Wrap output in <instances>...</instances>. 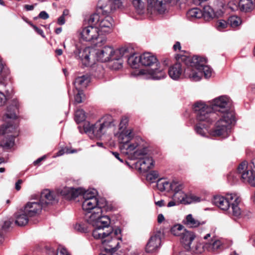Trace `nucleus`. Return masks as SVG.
<instances>
[{
  "instance_id": "nucleus-1",
  "label": "nucleus",
  "mask_w": 255,
  "mask_h": 255,
  "mask_svg": "<svg viewBox=\"0 0 255 255\" xmlns=\"http://www.w3.org/2000/svg\"><path fill=\"white\" fill-rule=\"evenodd\" d=\"M231 106L230 99L226 96H222L213 100L211 107L198 102L195 103L193 109L198 121L208 123H212L217 119V114L213 111H218L220 118L211 130L210 134L214 136L225 138L229 135L231 125L235 122V113Z\"/></svg>"
},
{
  "instance_id": "nucleus-2",
  "label": "nucleus",
  "mask_w": 255,
  "mask_h": 255,
  "mask_svg": "<svg viewBox=\"0 0 255 255\" xmlns=\"http://www.w3.org/2000/svg\"><path fill=\"white\" fill-rule=\"evenodd\" d=\"M102 210H96L85 214V220L92 225L95 229L93 236L96 239L101 240V243L106 246V250H112L119 244L121 240V230L119 228L114 230L110 226L111 220L108 216H102Z\"/></svg>"
},
{
  "instance_id": "nucleus-3",
  "label": "nucleus",
  "mask_w": 255,
  "mask_h": 255,
  "mask_svg": "<svg viewBox=\"0 0 255 255\" xmlns=\"http://www.w3.org/2000/svg\"><path fill=\"white\" fill-rule=\"evenodd\" d=\"M18 112V103L16 99H13L7 107L6 113L3 117L6 124L0 128V135H6L0 141V146L3 150L10 149L14 144V138L18 135L17 124L10 120L15 119Z\"/></svg>"
},
{
  "instance_id": "nucleus-4",
  "label": "nucleus",
  "mask_w": 255,
  "mask_h": 255,
  "mask_svg": "<svg viewBox=\"0 0 255 255\" xmlns=\"http://www.w3.org/2000/svg\"><path fill=\"white\" fill-rule=\"evenodd\" d=\"M186 64L184 68V75L185 77L190 79L192 81H198L203 73L206 78H210L212 75V69L205 65L207 60L205 58L195 55L192 58H184Z\"/></svg>"
},
{
  "instance_id": "nucleus-5",
  "label": "nucleus",
  "mask_w": 255,
  "mask_h": 255,
  "mask_svg": "<svg viewBox=\"0 0 255 255\" xmlns=\"http://www.w3.org/2000/svg\"><path fill=\"white\" fill-rule=\"evenodd\" d=\"M140 63L141 65L150 67L155 65L156 68L149 70L142 69L139 71L141 75H148V78L154 80H159L166 76V73L158 66L159 63L156 57L149 52H145L140 55Z\"/></svg>"
},
{
  "instance_id": "nucleus-6",
  "label": "nucleus",
  "mask_w": 255,
  "mask_h": 255,
  "mask_svg": "<svg viewBox=\"0 0 255 255\" xmlns=\"http://www.w3.org/2000/svg\"><path fill=\"white\" fill-rule=\"evenodd\" d=\"M241 200L236 194H228L226 197L214 196L213 203L222 210L228 211L229 213L239 217L241 215V210L238 206Z\"/></svg>"
},
{
  "instance_id": "nucleus-7",
  "label": "nucleus",
  "mask_w": 255,
  "mask_h": 255,
  "mask_svg": "<svg viewBox=\"0 0 255 255\" xmlns=\"http://www.w3.org/2000/svg\"><path fill=\"white\" fill-rule=\"evenodd\" d=\"M80 38L86 41L94 42L99 46L104 44L107 41V37L103 34H101L98 27L95 24H89L83 26L79 30Z\"/></svg>"
},
{
  "instance_id": "nucleus-8",
  "label": "nucleus",
  "mask_w": 255,
  "mask_h": 255,
  "mask_svg": "<svg viewBox=\"0 0 255 255\" xmlns=\"http://www.w3.org/2000/svg\"><path fill=\"white\" fill-rule=\"evenodd\" d=\"M89 24H95L101 34H106L111 33L113 29L114 20L109 16H100L97 13L91 15L88 18Z\"/></svg>"
},
{
  "instance_id": "nucleus-9",
  "label": "nucleus",
  "mask_w": 255,
  "mask_h": 255,
  "mask_svg": "<svg viewBox=\"0 0 255 255\" xmlns=\"http://www.w3.org/2000/svg\"><path fill=\"white\" fill-rule=\"evenodd\" d=\"M238 172L243 182L255 187V159L249 164L246 161L242 162L238 166Z\"/></svg>"
},
{
  "instance_id": "nucleus-10",
  "label": "nucleus",
  "mask_w": 255,
  "mask_h": 255,
  "mask_svg": "<svg viewBox=\"0 0 255 255\" xmlns=\"http://www.w3.org/2000/svg\"><path fill=\"white\" fill-rule=\"evenodd\" d=\"M113 126L114 125L112 117L110 116H106L94 125L92 134L97 138H100Z\"/></svg>"
},
{
  "instance_id": "nucleus-11",
  "label": "nucleus",
  "mask_w": 255,
  "mask_h": 255,
  "mask_svg": "<svg viewBox=\"0 0 255 255\" xmlns=\"http://www.w3.org/2000/svg\"><path fill=\"white\" fill-rule=\"evenodd\" d=\"M98 61L106 62L110 60H118L119 57L115 56V50L111 46H105L95 52Z\"/></svg>"
},
{
  "instance_id": "nucleus-12",
  "label": "nucleus",
  "mask_w": 255,
  "mask_h": 255,
  "mask_svg": "<svg viewBox=\"0 0 255 255\" xmlns=\"http://www.w3.org/2000/svg\"><path fill=\"white\" fill-rule=\"evenodd\" d=\"M122 3L121 0H100L98 2V7L103 15H107L116 8H121Z\"/></svg>"
},
{
  "instance_id": "nucleus-13",
  "label": "nucleus",
  "mask_w": 255,
  "mask_h": 255,
  "mask_svg": "<svg viewBox=\"0 0 255 255\" xmlns=\"http://www.w3.org/2000/svg\"><path fill=\"white\" fill-rule=\"evenodd\" d=\"M172 0H147L148 3L147 10L152 13L157 12L159 14L163 13L166 9L167 5Z\"/></svg>"
},
{
  "instance_id": "nucleus-14",
  "label": "nucleus",
  "mask_w": 255,
  "mask_h": 255,
  "mask_svg": "<svg viewBox=\"0 0 255 255\" xmlns=\"http://www.w3.org/2000/svg\"><path fill=\"white\" fill-rule=\"evenodd\" d=\"M94 50L90 47H86L83 49H81L76 47V49L74 51L75 57L77 58L81 59L83 64L86 66H90L93 63L91 60V53H94Z\"/></svg>"
},
{
  "instance_id": "nucleus-15",
  "label": "nucleus",
  "mask_w": 255,
  "mask_h": 255,
  "mask_svg": "<svg viewBox=\"0 0 255 255\" xmlns=\"http://www.w3.org/2000/svg\"><path fill=\"white\" fill-rule=\"evenodd\" d=\"M160 231L157 232L151 236L145 247V251L147 253H153L156 252L161 245Z\"/></svg>"
},
{
  "instance_id": "nucleus-16",
  "label": "nucleus",
  "mask_w": 255,
  "mask_h": 255,
  "mask_svg": "<svg viewBox=\"0 0 255 255\" xmlns=\"http://www.w3.org/2000/svg\"><path fill=\"white\" fill-rule=\"evenodd\" d=\"M42 208L39 202H29L25 206L24 211L29 217H33L38 214Z\"/></svg>"
},
{
  "instance_id": "nucleus-17",
  "label": "nucleus",
  "mask_w": 255,
  "mask_h": 255,
  "mask_svg": "<svg viewBox=\"0 0 255 255\" xmlns=\"http://www.w3.org/2000/svg\"><path fill=\"white\" fill-rule=\"evenodd\" d=\"M56 201L55 195L49 190L45 189L41 192L39 202L42 205L43 208L48 204H52Z\"/></svg>"
},
{
  "instance_id": "nucleus-18",
  "label": "nucleus",
  "mask_w": 255,
  "mask_h": 255,
  "mask_svg": "<svg viewBox=\"0 0 255 255\" xmlns=\"http://www.w3.org/2000/svg\"><path fill=\"white\" fill-rule=\"evenodd\" d=\"M132 129H124L120 132L117 134L119 142L122 144V145H124L129 141L133 137L132 133Z\"/></svg>"
},
{
  "instance_id": "nucleus-19",
  "label": "nucleus",
  "mask_w": 255,
  "mask_h": 255,
  "mask_svg": "<svg viewBox=\"0 0 255 255\" xmlns=\"http://www.w3.org/2000/svg\"><path fill=\"white\" fill-rule=\"evenodd\" d=\"M195 237L193 232L187 231L186 229L184 230L181 235V242L186 250L191 249V244Z\"/></svg>"
},
{
  "instance_id": "nucleus-20",
  "label": "nucleus",
  "mask_w": 255,
  "mask_h": 255,
  "mask_svg": "<svg viewBox=\"0 0 255 255\" xmlns=\"http://www.w3.org/2000/svg\"><path fill=\"white\" fill-rule=\"evenodd\" d=\"M9 74L8 70L4 67L2 60L0 57V75H1V77L0 78V87L5 88L8 85L7 82L10 79Z\"/></svg>"
},
{
  "instance_id": "nucleus-21",
  "label": "nucleus",
  "mask_w": 255,
  "mask_h": 255,
  "mask_svg": "<svg viewBox=\"0 0 255 255\" xmlns=\"http://www.w3.org/2000/svg\"><path fill=\"white\" fill-rule=\"evenodd\" d=\"M183 72L182 66L181 63L177 62L168 70V74L171 78L173 80L179 79Z\"/></svg>"
},
{
  "instance_id": "nucleus-22",
  "label": "nucleus",
  "mask_w": 255,
  "mask_h": 255,
  "mask_svg": "<svg viewBox=\"0 0 255 255\" xmlns=\"http://www.w3.org/2000/svg\"><path fill=\"white\" fill-rule=\"evenodd\" d=\"M84 190L82 188L66 187L62 190V193L63 195L67 196L68 198L74 199L81 194L83 195Z\"/></svg>"
},
{
  "instance_id": "nucleus-23",
  "label": "nucleus",
  "mask_w": 255,
  "mask_h": 255,
  "mask_svg": "<svg viewBox=\"0 0 255 255\" xmlns=\"http://www.w3.org/2000/svg\"><path fill=\"white\" fill-rule=\"evenodd\" d=\"M140 165L139 169L143 172H147L154 166L153 160L149 155L143 157L138 161Z\"/></svg>"
},
{
  "instance_id": "nucleus-24",
  "label": "nucleus",
  "mask_w": 255,
  "mask_h": 255,
  "mask_svg": "<svg viewBox=\"0 0 255 255\" xmlns=\"http://www.w3.org/2000/svg\"><path fill=\"white\" fill-rule=\"evenodd\" d=\"M97 206V198L84 200L82 203L83 210L87 212V213L91 212L93 211L96 210Z\"/></svg>"
},
{
  "instance_id": "nucleus-25",
  "label": "nucleus",
  "mask_w": 255,
  "mask_h": 255,
  "mask_svg": "<svg viewBox=\"0 0 255 255\" xmlns=\"http://www.w3.org/2000/svg\"><path fill=\"white\" fill-rule=\"evenodd\" d=\"M90 81V77L88 75H83L76 78L74 84L77 90L86 88Z\"/></svg>"
},
{
  "instance_id": "nucleus-26",
  "label": "nucleus",
  "mask_w": 255,
  "mask_h": 255,
  "mask_svg": "<svg viewBox=\"0 0 255 255\" xmlns=\"http://www.w3.org/2000/svg\"><path fill=\"white\" fill-rule=\"evenodd\" d=\"M175 183L169 182L164 179H159L157 182V187L161 191H167L168 192L171 191L172 187H174Z\"/></svg>"
},
{
  "instance_id": "nucleus-27",
  "label": "nucleus",
  "mask_w": 255,
  "mask_h": 255,
  "mask_svg": "<svg viewBox=\"0 0 255 255\" xmlns=\"http://www.w3.org/2000/svg\"><path fill=\"white\" fill-rule=\"evenodd\" d=\"M205 224V221H201L194 218L191 214H189L186 216V221H185V224L191 228H197Z\"/></svg>"
},
{
  "instance_id": "nucleus-28",
  "label": "nucleus",
  "mask_w": 255,
  "mask_h": 255,
  "mask_svg": "<svg viewBox=\"0 0 255 255\" xmlns=\"http://www.w3.org/2000/svg\"><path fill=\"white\" fill-rule=\"evenodd\" d=\"M28 217L24 211L17 213L15 214V223L19 226H25L28 222Z\"/></svg>"
},
{
  "instance_id": "nucleus-29",
  "label": "nucleus",
  "mask_w": 255,
  "mask_h": 255,
  "mask_svg": "<svg viewBox=\"0 0 255 255\" xmlns=\"http://www.w3.org/2000/svg\"><path fill=\"white\" fill-rule=\"evenodd\" d=\"M187 17L190 20H193L202 17V11L198 8H193L189 10L186 13Z\"/></svg>"
},
{
  "instance_id": "nucleus-30",
  "label": "nucleus",
  "mask_w": 255,
  "mask_h": 255,
  "mask_svg": "<svg viewBox=\"0 0 255 255\" xmlns=\"http://www.w3.org/2000/svg\"><path fill=\"white\" fill-rule=\"evenodd\" d=\"M182 193V198L180 199V203L184 204H190L192 202H198L200 201V199L194 195H187L184 193Z\"/></svg>"
},
{
  "instance_id": "nucleus-31",
  "label": "nucleus",
  "mask_w": 255,
  "mask_h": 255,
  "mask_svg": "<svg viewBox=\"0 0 255 255\" xmlns=\"http://www.w3.org/2000/svg\"><path fill=\"white\" fill-rule=\"evenodd\" d=\"M172 183H174L175 185H174V187H172L171 190L174 191V194L173 195V197L175 199H177L178 200L179 202H180V199L182 198V193H184L182 192V185L177 182L172 181Z\"/></svg>"
},
{
  "instance_id": "nucleus-32",
  "label": "nucleus",
  "mask_w": 255,
  "mask_h": 255,
  "mask_svg": "<svg viewBox=\"0 0 255 255\" xmlns=\"http://www.w3.org/2000/svg\"><path fill=\"white\" fill-rule=\"evenodd\" d=\"M207 251L214 252L220 249L222 244L217 240H212L210 242L207 243Z\"/></svg>"
},
{
  "instance_id": "nucleus-33",
  "label": "nucleus",
  "mask_w": 255,
  "mask_h": 255,
  "mask_svg": "<svg viewBox=\"0 0 255 255\" xmlns=\"http://www.w3.org/2000/svg\"><path fill=\"white\" fill-rule=\"evenodd\" d=\"M239 6L242 10L247 12L253 8L254 3L252 0H240Z\"/></svg>"
},
{
  "instance_id": "nucleus-34",
  "label": "nucleus",
  "mask_w": 255,
  "mask_h": 255,
  "mask_svg": "<svg viewBox=\"0 0 255 255\" xmlns=\"http://www.w3.org/2000/svg\"><path fill=\"white\" fill-rule=\"evenodd\" d=\"M202 13V17L206 20L212 19L215 15L213 9L209 5L204 6Z\"/></svg>"
},
{
  "instance_id": "nucleus-35",
  "label": "nucleus",
  "mask_w": 255,
  "mask_h": 255,
  "mask_svg": "<svg viewBox=\"0 0 255 255\" xmlns=\"http://www.w3.org/2000/svg\"><path fill=\"white\" fill-rule=\"evenodd\" d=\"M128 64L132 68H137L139 63H140V56H137L135 55L130 56L128 59Z\"/></svg>"
},
{
  "instance_id": "nucleus-36",
  "label": "nucleus",
  "mask_w": 255,
  "mask_h": 255,
  "mask_svg": "<svg viewBox=\"0 0 255 255\" xmlns=\"http://www.w3.org/2000/svg\"><path fill=\"white\" fill-rule=\"evenodd\" d=\"M147 148L146 147H143L139 149L138 148L137 150L133 152V158L141 159L143 157L148 156L147 154Z\"/></svg>"
},
{
  "instance_id": "nucleus-37",
  "label": "nucleus",
  "mask_w": 255,
  "mask_h": 255,
  "mask_svg": "<svg viewBox=\"0 0 255 255\" xmlns=\"http://www.w3.org/2000/svg\"><path fill=\"white\" fill-rule=\"evenodd\" d=\"M207 243H197L195 247H193L192 251L195 254H201L205 251H207Z\"/></svg>"
},
{
  "instance_id": "nucleus-38",
  "label": "nucleus",
  "mask_w": 255,
  "mask_h": 255,
  "mask_svg": "<svg viewBox=\"0 0 255 255\" xmlns=\"http://www.w3.org/2000/svg\"><path fill=\"white\" fill-rule=\"evenodd\" d=\"M86 118V113L83 110L79 109L76 111L75 120L77 123H80L84 121Z\"/></svg>"
},
{
  "instance_id": "nucleus-39",
  "label": "nucleus",
  "mask_w": 255,
  "mask_h": 255,
  "mask_svg": "<svg viewBox=\"0 0 255 255\" xmlns=\"http://www.w3.org/2000/svg\"><path fill=\"white\" fill-rule=\"evenodd\" d=\"M97 194V191L93 189L90 190H85L83 193V198L84 200H89L93 198H97L96 197Z\"/></svg>"
},
{
  "instance_id": "nucleus-40",
  "label": "nucleus",
  "mask_w": 255,
  "mask_h": 255,
  "mask_svg": "<svg viewBox=\"0 0 255 255\" xmlns=\"http://www.w3.org/2000/svg\"><path fill=\"white\" fill-rule=\"evenodd\" d=\"M228 23L231 27H236L241 23V20L240 17L233 15L229 18Z\"/></svg>"
},
{
  "instance_id": "nucleus-41",
  "label": "nucleus",
  "mask_w": 255,
  "mask_h": 255,
  "mask_svg": "<svg viewBox=\"0 0 255 255\" xmlns=\"http://www.w3.org/2000/svg\"><path fill=\"white\" fill-rule=\"evenodd\" d=\"M184 227L180 224H177L174 225L171 229V233L174 236H180L182 235L183 232H184Z\"/></svg>"
},
{
  "instance_id": "nucleus-42",
  "label": "nucleus",
  "mask_w": 255,
  "mask_h": 255,
  "mask_svg": "<svg viewBox=\"0 0 255 255\" xmlns=\"http://www.w3.org/2000/svg\"><path fill=\"white\" fill-rule=\"evenodd\" d=\"M11 92V90H9V89H6V95H5L3 93L0 91V106H3L6 103V100L10 97V92Z\"/></svg>"
},
{
  "instance_id": "nucleus-43",
  "label": "nucleus",
  "mask_w": 255,
  "mask_h": 255,
  "mask_svg": "<svg viewBox=\"0 0 255 255\" xmlns=\"http://www.w3.org/2000/svg\"><path fill=\"white\" fill-rule=\"evenodd\" d=\"M206 127L205 125L199 123L196 125L195 129L198 134L204 136L205 135L206 131L207 130Z\"/></svg>"
},
{
  "instance_id": "nucleus-44",
  "label": "nucleus",
  "mask_w": 255,
  "mask_h": 255,
  "mask_svg": "<svg viewBox=\"0 0 255 255\" xmlns=\"http://www.w3.org/2000/svg\"><path fill=\"white\" fill-rule=\"evenodd\" d=\"M132 4L138 13L142 12L144 4L141 0H133Z\"/></svg>"
},
{
  "instance_id": "nucleus-45",
  "label": "nucleus",
  "mask_w": 255,
  "mask_h": 255,
  "mask_svg": "<svg viewBox=\"0 0 255 255\" xmlns=\"http://www.w3.org/2000/svg\"><path fill=\"white\" fill-rule=\"evenodd\" d=\"M128 53V49L126 47H122L121 48H119V49H117L116 50H115V56H117L118 57H119V59L118 60H119L122 57L125 56H128V55H127V54Z\"/></svg>"
},
{
  "instance_id": "nucleus-46",
  "label": "nucleus",
  "mask_w": 255,
  "mask_h": 255,
  "mask_svg": "<svg viewBox=\"0 0 255 255\" xmlns=\"http://www.w3.org/2000/svg\"><path fill=\"white\" fill-rule=\"evenodd\" d=\"M138 144L137 143H126L124 145H121V148L126 149L128 152L133 151L136 148L138 147Z\"/></svg>"
},
{
  "instance_id": "nucleus-47",
  "label": "nucleus",
  "mask_w": 255,
  "mask_h": 255,
  "mask_svg": "<svg viewBox=\"0 0 255 255\" xmlns=\"http://www.w3.org/2000/svg\"><path fill=\"white\" fill-rule=\"evenodd\" d=\"M94 125L91 124L89 122H86L83 126L84 132L89 134H92Z\"/></svg>"
},
{
  "instance_id": "nucleus-48",
  "label": "nucleus",
  "mask_w": 255,
  "mask_h": 255,
  "mask_svg": "<svg viewBox=\"0 0 255 255\" xmlns=\"http://www.w3.org/2000/svg\"><path fill=\"white\" fill-rule=\"evenodd\" d=\"M229 23L226 21L221 19L218 21L216 24L217 29L219 30H222L224 28H226Z\"/></svg>"
},
{
  "instance_id": "nucleus-49",
  "label": "nucleus",
  "mask_w": 255,
  "mask_h": 255,
  "mask_svg": "<svg viewBox=\"0 0 255 255\" xmlns=\"http://www.w3.org/2000/svg\"><path fill=\"white\" fill-rule=\"evenodd\" d=\"M77 91L78 93L75 96V102L79 104L82 102L84 95L82 90H77Z\"/></svg>"
},
{
  "instance_id": "nucleus-50",
  "label": "nucleus",
  "mask_w": 255,
  "mask_h": 255,
  "mask_svg": "<svg viewBox=\"0 0 255 255\" xmlns=\"http://www.w3.org/2000/svg\"><path fill=\"white\" fill-rule=\"evenodd\" d=\"M158 177V173L155 171H152L149 173H148L146 176V178L147 180L150 181L151 182H154V180L157 179Z\"/></svg>"
},
{
  "instance_id": "nucleus-51",
  "label": "nucleus",
  "mask_w": 255,
  "mask_h": 255,
  "mask_svg": "<svg viewBox=\"0 0 255 255\" xmlns=\"http://www.w3.org/2000/svg\"><path fill=\"white\" fill-rule=\"evenodd\" d=\"M97 206L96 208H100L102 210V208L107 206V201L105 198H101L99 199L97 198Z\"/></svg>"
},
{
  "instance_id": "nucleus-52",
  "label": "nucleus",
  "mask_w": 255,
  "mask_h": 255,
  "mask_svg": "<svg viewBox=\"0 0 255 255\" xmlns=\"http://www.w3.org/2000/svg\"><path fill=\"white\" fill-rule=\"evenodd\" d=\"M121 240H122V239H121V240H119V242H120V241H121ZM102 246H103V248H104V250H105V251H106V254L102 253L100 255H112V253H113V252H116V251L118 250V249L119 248V245H120V244H119V245H118L116 247V248H114V249L113 250H106V246H104L102 243Z\"/></svg>"
},
{
  "instance_id": "nucleus-53",
  "label": "nucleus",
  "mask_w": 255,
  "mask_h": 255,
  "mask_svg": "<svg viewBox=\"0 0 255 255\" xmlns=\"http://www.w3.org/2000/svg\"><path fill=\"white\" fill-rule=\"evenodd\" d=\"M128 119L127 118H123L120 124V129L121 130L122 129H127L126 128V125L128 124Z\"/></svg>"
},
{
  "instance_id": "nucleus-54",
  "label": "nucleus",
  "mask_w": 255,
  "mask_h": 255,
  "mask_svg": "<svg viewBox=\"0 0 255 255\" xmlns=\"http://www.w3.org/2000/svg\"><path fill=\"white\" fill-rule=\"evenodd\" d=\"M12 222L10 220L5 221L1 227L2 230L4 231H6L10 227Z\"/></svg>"
},
{
  "instance_id": "nucleus-55",
  "label": "nucleus",
  "mask_w": 255,
  "mask_h": 255,
  "mask_svg": "<svg viewBox=\"0 0 255 255\" xmlns=\"http://www.w3.org/2000/svg\"><path fill=\"white\" fill-rule=\"evenodd\" d=\"M118 61V60H117ZM122 67V63L119 61H116L114 63L112 67L114 70H118Z\"/></svg>"
},
{
  "instance_id": "nucleus-56",
  "label": "nucleus",
  "mask_w": 255,
  "mask_h": 255,
  "mask_svg": "<svg viewBox=\"0 0 255 255\" xmlns=\"http://www.w3.org/2000/svg\"><path fill=\"white\" fill-rule=\"evenodd\" d=\"M32 27L33 28V29L37 32L38 34L41 35L43 37H45V35L44 34V32L43 30L39 28L36 26L32 24Z\"/></svg>"
},
{
  "instance_id": "nucleus-57",
  "label": "nucleus",
  "mask_w": 255,
  "mask_h": 255,
  "mask_svg": "<svg viewBox=\"0 0 255 255\" xmlns=\"http://www.w3.org/2000/svg\"><path fill=\"white\" fill-rule=\"evenodd\" d=\"M56 255H70V254L66 249L61 248L58 251Z\"/></svg>"
},
{
  "instance_id": "nucleus-58",
  "label": "nucleus",
  "mask_w": 255,
  "mask_h": 255,
  "mask_svg": "<svg viewBox=\"0 0 255 255\" xmlns=\"http://www.w3.org/2000/svg\"><path fill=\"white\" fill-rule=\"evenodd\" d=\"M39 17L43 19H47L49 17L48 14L45 11H41L39 14Z\"/></svg>"
},
{
  "instance_id": "nucleus-59",
  "label": "nucleus",
  "mask_w": 255,
  "mask_h": 255,
  "mask_svg": "<svg viewBox=\"0 0 255 255\" xmlns=\"http://www.w3.org/2000/svg\"><path fill=\"white\" fill-rule=\"evenodd\" d=\"M65 23V17L63 16H60L57 20V23L59 25H62L64 24Z\"/></svg>"
},
{
  "instance_id": "nucleus-60",
  "label": "nucleus",
  "mask_w": 255,
  "mask_h": 255,
  "mask_svg": "<svg viewBox=\"0 0 255 255\" xmlns=\"http://www.w3.org/2000/svg\"><path fill=\"white\" fill-rule=\"evenodd\" d=\"M22 183V180L21 179L18 180V181L15 183V188L17 191H19L20 189V188H21L20 184Z\"/></svg>"
},
{
  "instance_id": "nucleus-61",
  "label": "nucleus",
  "mask_w": 255,
  "mask_h": 255,
  "mask_svg": "<svg viewBox=\"0 0 255 255\" xmlns=\"http://www.w3.org/2000/svg\"><path fill=\"white\" fill-rule=\"evenodd\" d=\"M65 153L67 154L69 153H74L77 152V150L76 149H71L69 147H65Z\"/></svg>"
},
{
  "instance_id": "nucleus-62",
  "label": "nucleus",
  "mask_w": 255,
  "mask_h": 255,
  "mask_svg": "<svg viewBox=\"0 0 255 255\" xmlns=\"http://www.w3.org/2000/svg\"><path fill=\"white\" fill-rule=\"evenodd\" d=\"M173 49L175 51H176L177 49L180 50L181 45L179 42H176L175 44L173 45Z\"/></svg>"
},
{
  "instance_id": "nucleus-63",
  "label": "nucleus",
  "mask_w": 255,
  "mask_h": 255,
  "mask_svg": "<svg viewBox=\"0 0 255 255\" xmlns=\"http://www.w3.org/2000/svg\"><path fill=\"white\" fill-rule=\"evenodd\" d=\"M113 155L121 162H123V160L120 157V154L117 152H112Z\"/></svg>"
},
{
  "instance_id": "nucleus-64",
  "label": "nucleus",
  "mask_w": 255,
  "mask_h": 255,
  "mask_svg": "<svg viewBox=\"0 0 255 255\" xmlns=\"http://www.w3.org/2000/svg\"><path fill=\"white\" fill-rule=\"evenodd\" d=\"M155 204L157 206L161 207L164 206V201L163 200H160V201L155 202Z\"/></svg>"
}]
</instances>
